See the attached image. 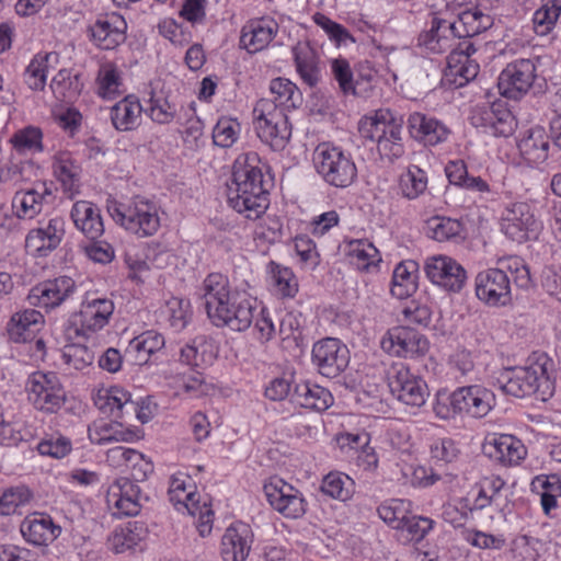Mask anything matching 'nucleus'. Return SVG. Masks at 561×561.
I'll list each match as a JSON object with an SVG mask.
<instances>
[{
	"label": "nucleus",
	"mask_w": 561,
	"mask_h": 561,
	"mask_svg": "<svg viewBox=\"0 0 561 561\" xmlns=\"http://www.w3.org/2000/svg\"><path fill=\"white\" fill-rule=\"evenodd\" d=\"M49 198H51V191L42 183L38 187L16 192L12 207L19 218L32 219L42 211L44 204H47Z\"/></svg>",
	"instance_id": "obj_26"
},
{
	"label": "nucleus",
	"mask_w": 561,
	"mask_h": 561,
	"mask_svg": "<svg viewBox=\"0 0 561 561\" xmlns=\"http://www.w3.org/2000/svg\"><path fill=\"white\" fill-rule=\"evenodd\" d=\"M270 91L274 95L272 101L283 108H296L301 103V93L296 84L288 79L275 78L271 81Z\"/></svg>",
	"instance_id": "obj_38"
},
{
	"label": "nucleus",
	"mask_w": 561,
	"mask_h": 561,
	"mask_svg": "<svg viewBox=\"0 0 561 561\" xmlns=\"http://www.w3.org/2000/svg\"><path fill=\"white\" fill-rule=\"evenodd\" d=\"M88 33L98 47L105 50L114 49L125 41L124 32L106 20H98L88 27Z\"/></svg>",
	"instance_id": "obj_37"
},
{
	"label": "nucleus",
	"mask_w": 561,
	"mask_h": 561,
	"mask_svg": "<svg viewBox=\"0 0 561 561\" xmlns=\"http://www.w3.org/2000/svg\"><path fill=\"white\" fill-rule=\"evenodd\" d=\"M401 526L397 525V529L402 534H407L405 539L409 541H421L433 527V520L421 516H407Z\"/></svg>",
	"instance_id": "obj_51"
},
{
	"label": "nucleus",
	"mask_w": 561,
	"mask_h": 561,
	"mask_svg": "<svg viewBox=\"0 0 561 561\" xmlns=\"http://www.w3.org/2000/svg\"><path fill=\"white\" fill-rule=\"evenodd\" d=\"M317 172L330 185L348 187L357 178V169L348 154L330 144H320L313 152Z\"/></svg>",
	"instance_id": "obj_6"
},
{
	"label": "nucleus",
	"mask_w": 561,
	"mask_h": 561,
	"mask_svg": "<svg viewBox=\"0 0 561 561\" xmlns=\"http://www.w3.org/2000/svg\"><path fill=\"white\" fill-rule=\"evenodd\" d=\"M257 137L274 151L283 150L291 137V124L283 108L267 98L259 100L253 108Z\"/></svg>",
	"instance_id": "obj_5"
},
{
	"label": "nucleus",
	"mask_w": 561,
	"mask_h": 561,
	"mask_svg": "<svg viewBox=\"0 0 561 561\" xmlns=\"http://www.w3.org/2000/svg\"><path fill=\"white\" fill-rule=\"evenodd\" d=\"M54 173L61 182L66 191H72L80 181L81 168L67 152H61L55 157Z\"/></svg>",
	"instance_id": "obj_39"
},
{
	"label": "nucleus",
	"mask_w": 561,
	"mask_h": 561,
	"mask_svg": "<svg viewBox=\"0 0 561 561\" xmlns=\"http://www.w3.org/2000/svg\"><path fill=\"white\" fill-rule=\"evenodd\" d=\"M352 483L347 476L329 473L322 482L321 490L333 499L346 501L352 494Z\"/></svg>",
	"instance_id": "obj_53"
},
{
	"label": "nucleus",
	"mask_w": 561,
	"mask_h": 561,
	"mask_svg": "<svg viewBox=\"0 0 561 561\" xmlns=\"http://www.w3.org/2000/svg\"><path fill=\"white\" fill-rule=\"evenodd\" d=\"M140 489L128 478L117 479L108 489L107 501L121 516H136L140 512Z\"/></svg>",
	"instance_id": "obj_24"
},
{
	"label": "nucleus",
	"mask_w": 561,
	"mask_h": 561,
	"mask_svg": "<svg viewBox=\"0 0 561 561\" xmlns=\"http://www.w3.org/2000/svg\"><path fill=\"white\" fill-rule=\"evenodd\" d=\"M237 124L231 119H219L213 130V140L214 144L222 147L229 148L237 140Z\"/></svg>",
	"instance_id": "obj_64"
},
{
	"label": "nucleus",
	"mask_w": 561,
	"mask_h": 561,
	"mask_svg": "<svg viewBox=\"0 0 561 561\" xmlns=\"http://www.w3.org/2000/svg\"><path fill=\"white\" fill-rule=\"evenodd\" d=\"M427 278L449 291H459L463 287L467 273L454 259L446 255L427 257L424 263Z\"/></svg>",
	"instance_id": "obj_14"
},
{
	"label": "nucleus",
	"mask_w": 561,
	"mask_h": 561,
	"mask_svg": "<svg viewBox=\"0 0 561 561\" xmlns=\"http://www.w3.org/2000/svg\"><path fill=\"white\" fill-rule=\"evenodd\" d=\"M297 71L305 83L314 87L320 80L318 56L308 43H298L293 47Z\"/></svg>",
	"instance_id": "obj_31"
},
{
	"label": "nucleus",
	"mask_w": 561,
	"mask_h": 561,
	"mask_svg": "<svg viewBox=\"0 0 561 561\" xmlns=\"http://www.w3.org/2000/svg\"><path fill=\"white\" fill-rule=\"evenodd\" d=\"M508 117V113L505 114V117H499L493 110L483 108L472 119L474 125L484 127L490 134L507 137L513 131Z\"/></svg>",
	"instance_id": "obj_44"
},
{
	"label": "nucleus",
	"mask_w": 561,
	"mask_h": 561,
	"mask_svg": "<svg viewBox=\"0 0 561 561\" xmlns=\"http://www.w3.org/2000/svg\"><path fill=\"white\" fill-rule=\"evenodd\" d=\"M60 219H50L46 228L33 229L26 236V247L35 251L54 250L62 237Z\"/></svg>",
	"instance_id": "obj_33"
},
{
	"label": "nucleus",
	"mask_w": 561,
	"mask_h": 561,
	"mask_svg": "<svg viewBox=\"0 0 561 561\" xmlns=\"http://www.w3.org/2000/svg\"><path fill=\"white\" fill-rule=\"evenodd\" d=\"M331 68L334 79L337 81L339 87L344 94L365 98L371 90L369 80L354 81L353 72L347 60L341 58L334 59Z\"/></svg>",
	"instance_id": "obj_32"
},
{
	"label": "nucleus",
	"mask_w": 561,
	"mask_h": 561,
	"mask_svg": "<svg viewBox=\"0 0 561 561\" xmlns=\"http://www.w3.org/2000/svg\"><path fill=\"white\" fill-rule=\"evenodd\" d=\"M28 400L45 413H56L65 404L66 392L55 373H33L26 382Z\"/></svg>",
	"instance_id": "obj_7"
},
{
	"label": "nucleus",
	"mask_w": 561,
	"mask_h": 561,
	"mask_svg": "<svg viewBox=\"0 0 561 561\" xmlns=\"http://www.w3.org/2000/svg\"><path fill=\"white\" fill-rule=\"evenodd\" d=\"M448 24L446 20L434 18L431 28L420 34L419 44L432 51H440L443 49V42L447 38V34L450 33V31L445 30V25Z\"/></svg>",
	"instance_id": "obj_49"
},
{
	"label": "nucleus",
	"mask_w": 561,
	"mask_h": 561,
	"mask_svg": "<svg viewBox=\"0 0 561 561\" xmlns=\"http://www.w3.org/2000/svg\"><path fill=\"white\" fill-rule=\"evenodd\" d=\"M348 362V348L337 339H323L317 342L312 347V363L324 377H337L345 370Z\"/></svg>",
	"instance_id": "obj_10"
},
{
	"label": "nucleus",
	"mask_w": 561,
	"mask_h": 561,
	"mask_svg": "<svg viewBox=\"0 0 561 561\" xmlns=\"http://www.w3.org/2000/svg\"><path fill=\"white\" fill-rule=\"evenodd\" d=\"M95 404L104 413H110L114 417H123L126 414H136L141 423H147L151 417L148 407L130 400V394L122 389L113 388L106 391L104 396H99Z\"/></svg>",
	"instance_id": "obj_19"
},
{
	"label": "nucleus",
	"mask_w": 561,
	"mask_h": 561,
	"mask_svg": "<svg viewBox=\"0 0 561 561\" xmlns=\"http://www.w3.org/2000/svg\"><path fill=\"white\" fill-rule=\"evenodd\" d=\"M70 216L75 226L91 241L103 234L104 226L100 210L92 203L87 201L76 202Z\"/></svg>",
	"instance_id": "obj_25"
},
{
	"label": "nucleus",
	"mask_w": 561,
	"mask_h": 561,
	"mask_svg": "<svg viewBox=\"0 0 561 561\" xmlns=\"http://www.w3.org/2000/svg\"><path fill=\"white\" fill-rule=\"evenodd\" d=\"M169 496L170 501L173 502L175 505L180 504L184 508L187 510V512L191 515H195V493L193 491L186 490L185 480L180 477H173L170 482L169 488Z\"/></svg>",
	"instance_id": "obj_52"
},
{
	"label": "nucleus",
	"mask_w": 561,
	"mask_h": 561,
	"mask_svg": "<svg viewBox=\"0 0 561 561\" xmlns=\"http://www.w3.org/2000/svg\"><path fill=\"white\" fill-rule=\"evenodd\" d=\"M290 400L301 408L318 412L325 411L333 403V397L328 389L310 382L296 385Z\"/></svg>",
	"instance_id": "obj_27"
},
{
	"label": "nucleus",
	"mask_w": 561,
	"mask_h": 561,
	"mask_svg": "<svg viewBox=\"0 0 561 561\" xmlns=\"http://www.w3.org/2000/svg\"><path fill=\"white\" fill-rule=\"evenodd\" d=\"M313 21L325 31L331 41H333L337 46H346L347 42L355 44V38L343 25L332 21L324 14L316 13L313 15Z\"/></svg>",
	"instance_id": "obj_55"
},
{
	"label": "nucleus",
	"mask_w": 561,
	"mask_h": 561,
	"mask_svg": "<svg viewBox=\"0 0 561 561\" xmlns=\"http://www.w3.org/2000/svg\"><path fill=\"white\" fill-rule=\"evenodd\" d=\"M402 121L390 125L388 134L377 142V150L382 159L392 162L404 153V147L401 136Z\"/></svg>",
	"instance_id": "obj_43"
},
{
	"label": "nucleus",
	"mask_w": 561,
	"mask_h": 561,
	"mask_svg": "<svg viewBox=\"0 0 561 561\" xmlns=\"http://www.w3.org/2000/svg\"><path fill=\"white\" fill-rule=\"evenodd\" d=\"M278 32V24L271 18L254 19L241 30L240 46L250 54L264 49Z\"/></svg>",
	"instance_id": "obj_22"
},
{
	"label": "nucleus",
	"mask_w": 561,
	"mask_h": 561,
	"mask_svg": "<svg viewBox=\"0 0 561 561\" xmlns=\"http://www.w3.org/2000/svg\"><path fill=\"white\" fill-rule=\"evenodd\" d=\"M42 130L37 127L28 126L16 131L11 138L13 147L19 151H42Z\"/></svg>",
	"instance_id": "obj_57"
},
{
	"label": "nucleus",
	"mask_w": 561,
	"mask_h": 561,
	"mask_svg": "<svg viewBox=\"0 0 561 561\" xmlns=\"http://www.w3.org/2000/svg\"><path fill=\"white\" fill-rule=\"evenodd\" d=\"M263 489L271 506L283 516L298 518L305 514V501L300 492L282 478L272 477Z\"/></svg>",
	"instance_id": "obj_11"
},
{
	"label": "nucleus",
	"mask_w": 561,
	"mask_h": 561,
	"mask_svg": "<svg viewBox=\"0 0 561 561\" xmlns=\"http://www.w3.org/2000/svg\"><path fill=\"white\" fill-rule=\"evenodd\" d=\"M164 346V337L154 331H147L134 337L129 343V348L136 353L138 364H146L150 355L160 351Z\"/></svg>",
	"instance_id": "obj_40"
},
{
	"label": "nucleus",
	"mask_w": 561,
	"mask_h": 561,
	"mask_svg": "<svg viewBox=\"0 0 561 561\" xmlns=\"http://www.w3.org/2000/svg\"><path fill=\"white\" fill-rule=\"evenodd\" d=\"M536 78V66L530 59H518L508 64L499 77V91L508 99L518 100L531 88Z\"/></svg>",
	"instance_id": "obj_12"
},
{
	"label": "nucleus",
	"mask_w": 561,
	"mask_h": 561,
	"mask_svg": "<svg viewBox=\"0 0 561 561\" xmlns=\"http://www.w3.org/2000/svg\"><path fill=\"white\" fill-rule=\"evenodd\" d=\"M227 196L229 205L248 219L255 220L266 211L268 191L264 187L261 159L256 152H247L236 159Z\"/></svg>",
	"instance_id": "obj_2"
},
{
	"label": "nucleus",
	"mask_w": 561,
	"mask_h": 561,
	"mask_svg": "<svg viewBox=\"0 0 561 561\" xmlns=\"http://www.w3.org/2000/svg\"><path fill=\"white\" fill-rule=\"evenodd\" d=\"M453 393L455 409L472 417H484L495 404V394L479 385L460 387Z\"/></svg>",
	"instance_id": "obj_17"
},
{
	"label": "nucleus",
	"mask_w": 561,
	"mask_h": 561,
	"mask_svg": "<svg viewBox=\"0 0 561 561\" xmlns=\"http://www.w3.org/2000/svg\"><path fill=\"white\" fill-rule=\"evenodd\" d=\"M82 312L87 318V327L96 332L104 328L114 311V304L110 299L96 298L82 304Z\"/></svg>",
	"instance_id": "obj_36"
},
{
	"label": "nucleus",
	"mask_w": 561,
	"mask_h": 561,
	"mask_svg": "<svg viewBox=\"0 0 561 561\" xmlns=\"http://www.w3.org/2000/svg\"><path fill=\"white\" fill-rule=\"evenodd\" d=\"M388 386L390 392L407 405L422 407L428 397L426 382L403 365L393 366L388 371Z\"/></svg>",
	"instance_id": "obj_8"
},
{
	"label": "nucleus",
	"mask_w": 561,
	"mask_h": 561,
	"mask_svg": "<svg viewBox=\"0 0 561 561\" xmlns=\"http://www.w3.org/2000/svg\"><path fill=\"white\" fill-rule=\"evenodd\" d=\"M351 256L357 268L367 270L375 262L379 261L378 250L371 243L355 241L351 243Z\"/></svg>",
	"instance_id": "obj_59"
},
{
	"label": "nucleus",
	"mask_w": 561,
	"mask_h": 561,
	"mask_svg": "<svg viewBox=\"0 0 561 561\" xmlns=\"http://www.w3.org/2000/svg\"><path fill=\"white\" fill-rule=\"evenodd\" d=\"M23 538L34 546H48L59 535L60 527L44 513H33L24 518L20 526Z\"/></svg>",
	"instance_id": "obj_23"
},
{
	"label": "nucleus",
	"mask_w": 561,
	"mask_h": 561,
	"mask_svg": "<svg viewBox=\"0 0 561 561\" xmlns=\"http://www.w3.org/2000/svg\"><path fill=\"white\" fill-rule=\"evenodd\" d=\"M32 497L31 491L24 485L10 486L0 492V515L15 513L18 507L27 503Z\"/></svg>",
	"instance_id": "obj_46"
},
{
	"label": "nucleus",
	"mask_w": 561,
	"mask_h": 561,
	"mask_svg": "<svg viewBox=\"0 0 561 561\" xmlns=\"http://www.w3.org/2000/svg\"><path fill=\"white\" fill-rule=\"evenodd\" d=\"M106 208L116 224L139 238L153 236L160 228L157 208L147 199L135 197L127 204L108 199Z\"/></svg>",
	"instance_id": "obj_4"
},
{
	"label": "nucleus",
	"mask_w": 561,
	"mask_h": 561,
	"mask_svg": "<svg viewBox=\"0 0 561 561\" xmlns=\"http://www.w3.org/2000/svg\"><path fill=\"white\" fill-rule=\"evenodd\" d=\"M64 358L76 369H82L94 360V353L80 342H71L65 346Z\"/></svg>",
	"instance_id": "obj_58"
},
{
	"label": "nucleus",
	"mask_w": 561,
	"mask_h": 561,
	"mask_svg": "<svg viewBox=\"0 0 561 561\" xmlns=\"http://www.w3.org/2000/svg\"><path fill=\"white\" fill-rule=\"evenodd\" d=\"M397 123L398 121L392 116L389 110H379L374 116H366L359 121L358 131L363 138L378 142L388 134L390 125Z\"/></svg>",
	"instance_id": "obj_35"
},
{
	"label": "nucleus",
	"mask_w": 561,
	"mask_h": 561,
	"mask_svg": "<svg viewBox=\"0 0 561 561\" xmlns=\"http://www.w3.org/2000/svg\"><path fill=\"white\" fill-rule=\"evenodd\" d=\"M313 21L325 31L331 41H333L337 46H346L347 42L355 44V38L343 25L332 21L324 14L316 13L313 15Z\"/></svg>",
	"instance_id": "obj_56"
},
{
	"label": "nucleus",
	"mask_w": 561,
	"mask_h": 561,
	"mask_svg": "<svg viewBox=\"0 0 561 561\" xmlns=\"http://www.w3.org/2000/svg\"><path fill=\"white\" fill-rule=\"evenodd\" d=\"M253 534L248 524L234 523L229 526L221 538L224 561H244L251 550Z\"/></svg>",
	"instance_id": "obj_21"
},
{
	"label": "nucleus",
	"mask_w": 561,
	"mask_h": 561,
	"mask_svg": "<svg viewBox=\"0 0 561 561\" xmlns=\"http://www.w3.org/2000/svg\"><path fill=\"white\" fill-rule=\"evenodd\" d=\"M87 324V318L82 310L72 313L62 327L66 340L73 342L78 339H88L93 332L88 329Z\"/></svg>",
	"instance_id": "obj_60"
},
{
	"label": "nucleus",
	"mask_w": 561,
	"mask_h": 561,
	"mask_svg": "<svg viewBox=\"0 0 561 561\" xmlns=\"http://www.w3.org/2000/svg\"><path fill=\"white\" fill-rule=\"evenodd\" d=\"M419 264L413 260L399 263L392 274L390 291L398 299L412 296L417 289Z\"/></svg>",
	"instance_id": "obj_30"
},
{
	"label": "nucleus",
	"mask_w": 561,
	"mask_h": 561,
	"mask_svg": "<svg viewBox=\"0 0 561 561\" xmlns=\"http://www.w3.org/2000/svg\"><path fill=\"white\" fill-rule=\"evenodd\" d=\"M478 9H466L458 14V21L445 25L446 31H450L455 37L467 38L477 35Z\"/></svg>",
	"instance_id": "obj_50"
},
{
	"label": "nucleus",
	"mask_w": 561,
	"mask_h": 561,
	"mask_svg": "<svg viewBox=\"0 0 561 561\" xmlns=\"http://www.w3.org/2000/svg\"><path fill=\"white\" fill-rule=\"evenodd\" d=\"M560 11L561 7L557 3H553L551 7L546 4L539 8L533 19L536 33L540 35L547 34L557 22Z\"/></svg>",
	"instance_id": "obj_61"
},
{
	"label": "nucleus",
	"mask_w": 561,
	"mask_h": 561,
	"mask_svg": "<svg viewBox=\"0 0 561 561\" xmlns=\"http://www.w3.org/2000/svg\"><path fill=\"white\" fill-rule=\"evenodd\" d=\"M410 136L425 146H436L447 140L450 130L433 116L421 112L409 115L407 122Z\"/></svg>",
	"instance_id": "obj_20"
},
{
	"label": "nucleus",
	"mask_w": 561,
	"mask_h": 561,
	"mask_svg": "<svg viewBox=\"0 0 561 561\" xmlns=\"http://www.w3.org/2000/svg\"><path fill=\"white\" fill-rule=\"evenodd\" d=\"M538 226L531 207L525 202L511 203L502 214L503 232L518 243L527 241L530 233L538 231Z\"/></svg>",
	"instance_id": "obj_15"
},
{
	"label": "nucleus",
	"mask_w": 561,
	"mask_h": 561,
	"mask_svg": "<svg viewBox=\"0 0 561 561\" xmlns=\"http://www.w3.org/2000/svg\"><path fill=\"white\" fill-rule=\"evenodd\" d=\"M50 54L36 55L27 66L24 77L25 82L32 90H43L47 78V62Z\"/></svg>",
	"instance_id": "obj_48"
},
{
	"label": "nucleus",
	"mask_w": 561,
	"mask_h": 561,
	"mask_svg": "<svg viewBox=\"0 0 561 561\" xmlns=\"http://www.w3.org/2000/svg\"><path fill=\"white\" fill-rule=\"evenodd\" d=\"M202 298L211 323L233 331L247 330L254 318L253 305L238 291H232L229 280L220 273L209 274L202 286Z\"/></svg>",
	"instance_id": "obj_1"
},
{
	"label": "nucleus",
	"mask_w": 561,
	"mask_h": 561,
	"mask_svg": "<svg viewBox=\"0 0 561 561\" xmlns=\"http://www.w3.org/2000/svg\"><path fill=\"white\" fill-rule=\"evenodd\" d=\"M313 21L325 31L331 41H333L337 46H346L347 42L355 44V38L343 25L332 21L324 14L316 13L313 15Z\"/></svg>",
	"instance_id": "obj_54"
},
{
	"label": "nucleus",
	"mask_w": 561,
	"mask_h": 561,
	"mask_svg": "<svg viewBox=\"0 0 561 561\" xmlns=\"http://www.w3.org/2000/svg\"><path fill=\"white\" fill-rule=\"evenodd\" d=\"M476 295L490 307H505L512 302L511 280L500 268H489L476 277Z\"/></svg>",
	"instance_id": "obj_9"
},
{
	"label": "nucleus",
	"mask_w": 561,
	"mask_h": 561,
	"mask_svg": "<svg viewBox=\"0 0 561 561\" xmlns=\"http://www.w3.org/2000/svg\"><path fill=\"white\" fill-rule=\"evenodd\" d=\"M141 111L140 103L127 96L111 108V121L117 130H131L138 126Z\"/></svg>",
	"instance_id": "obj_34"
},
{
	"label": "nucleus",
	"mask_w": 561,
	"mask_h": 561,
	"mask_svg": "<svg viewBox=\"0 0 561 561\" xmlns=\"http://www.w3.org/2000/svg\"><path fill=\"white\" fill-rule=\"evenodd\" d=\"M400 187L404 197L414 199L419 197L427 187V178L425 172L417 165H412L401 175Z\"/></svg>",
	"instance_id": "obj_45"
},
{
	"label": "nucleus",
	"mask_w": 561,
	"mask_h": 561,
	"mask_svg": "<svg viewBox=\"0 0 561 561\" xmlns=\"http://www.w3.org/2000/svg\"><path fill=\"white\" fill-rule=\"evenodd\" d=\"M428 346L427 339L409 327L392 328L381 340L383 351L402 357L423 356L427 353Z\"/></svg>",
	"instance_id": "obj_13"
},
{
	"label": "nucleus",
	"mask_w": 561,
	"mask_h": 561,
	"mask_svg": "<svg viewBox=\"0 0 561 561\" xmlns=\"http://www.w3.org/2000/svg\"><path fill=\"white\" fill-rule=\"evenodd\" d=\"M549 362L546 355H540L528 366L504 368L496 378V385L507 396H536L537 399L547 401L554 391V382L547 368Z\"/></svg>",
	"instance_id": "obj_3"
},
{
	"label": "nucleus",
	"mask_w": 561,
	"mask_h": 561,
	"mask_svg": "<svg viewBox=\"0 0 561 561\" xmlns=\"http://www.w3.org/2000/svg\"><path fill=\"white\" fill-rule=\"evenodd\" d=\"M461 231V222L448 217L434 216L426 221V234L438 242L450 241Z\"/></svg>",
	"instance_id": "obj_41"
},
{
	"label": "nucleus",
	"mask_w": 561,
	"mask_h": 561,
	"mask_svg": "<svg viewBox=\"0 0 561 561\" xmlns=\"http://www.w3.org/2000/svg\"><path fill=\"white\" fill-rule=\"evenodd\" d=\"M482 451L486 457L503 466L518 465L527 455L522 440L508 434L486 437L482 445Z\"/></svg>",
	"instance_id": "obj_18"
},
{
	"label": "nucleus",
	"mask_w": 561,
	"mask_h": 561,
	"mask_svg": "<svg viewBox=\"0 0 561 561\" xmlns=\"http://www.w3.org/2000/svg\"><path fill=\"white\" fill-rule=\"evenodd\" d=\"M268 266L277 291L283 297H294L298 291V283L291 270L275 262H271Z\"/></svg>",
	"instance_id": "obj_47"
},
{
	"label": "nucleus",
	"mask_w": 561,
	"mask_h": 561,
	"mask_svg": "<svg viewBox=\"0 0 561 561\" xmlns=\"http://www.w3.org/2000/svg\"><path fill=\"white\" fill-rule=\"evenodd\" d=\"M152 121L159 124L170 123L176 113L175 106L163 98H156L153 94L149 100V106L145 110Z\"/></svg>",
	"instance_id": "obj_63"
},
{
	"label": "nucleus",
	"mask_w": 561,
	"mask_h": 561,
	"mask_svg": "<svg viewBox=\"0 0 561 561\" xmlns=\"http://www.w3.org/2000/svg\"><path fill=\"white\" fill-rule=\"evenodd\" d=\"M43 321V314L34 309L15 313L8 324L9 340L14 343L31 341Z\"/></svg>",
	"instance_id": "obj_28"
},
{
	"label": "nucleus",
	"mask_w": 561,
	"mask_h": 561,
	"mask_svg": "<svg viewBox=\"0 0 561 561\" xmlns=\"http://www.w3.org/2000/svg\"><path fill=\"white\" fill-rule=\"evenodd\" d=\"M75 290V280L68 276H60L34 286L27 299L32 306L53 309L60 306Z\"/></svg>",
	"instance_id": "obj_16"
},
{
	"label": "nucleus",
	"mask_w": 561,
	"mask_h": 561,
	"mask_svg": "<svg viewBox=\"0 0 561 561\" xmlns=\"http://www.w3.org/2000/svg\"><path fill=\"white\" fill-rule=\"evenodd\" d=\"M35 167L31 161L10 163L0 169V182H12L19 184L30 180Z\"/></svg>",
	"instance_id": "obj_62"
},
{
	"label": "nucleus",
	"mask_w": 561,
	"mask_h": 561,
	"mask_svg": "<svg viewBox=\"0 0 561 561\" xmlns=\"http://www.w3.org/2000/svg\"><path fill=\"white\" fill-rule=\"evenodd\" d=\"M89 437L92 443L103 445L111 442H131L135 433L129 428H122L119 423H104L90 430Z\"/></svg>",
	"instance_id": "obj_42"
},
{
	"label": "nucleus",
	"mask_w": 561,
	"mask_h": 561,
	"mask_svg": "<svg viewBox=\"0 0 561 561\" xmlns=\"http://www.w3.org/2000/svg\"><path fill=\"white\" fill-rule=\"evenodd\" d=\"M549 137L541 127L531 128L518 142L523 158L530 164L545 162L549 157Z\"/></svg>",
	"instance_id": "obj_29"
}]
</instances>
